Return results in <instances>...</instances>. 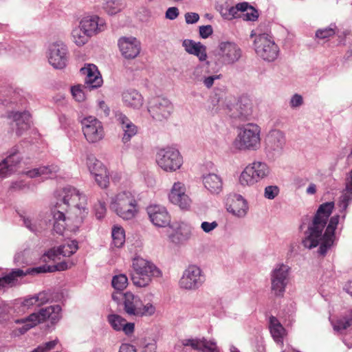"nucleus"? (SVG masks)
<instances>
[{
    "label": "nucleus",
    "instance_id": "nucleus-1",
    "mask_svg": "<svg viewBox=\"0 0 352 352\" xmlns=\"http://www.w3.org/2000/svg\"><path fill=\"white\" fill-rule=\"evenodd\" d=\"M85 196L74 187L64 188L52 209L54 230L58 234L65 230L76 232L88 214Z\"/></svg>",
    "mask_w": 352,
    "mask_h": 352
},
{
    "label": "nucleus",
    "instance_id": "nucleus-2",
    "mask_svg": "<svg viewBox=\"0 0 352 352\" xmlns=\"http://www.w3.org/2000/svg\"><path fill=\"white\" fill-rule=\"evenodd\" d=\"M333 207V202H326L320 206L313 219L312 225L308 228V235L302 240L305 248L312 249L318 245L322 239V233Z\"/></svg>",
    "mask_w": 352,
    "mask_h": 352
},
{
    "label": "nucleus",
    "instance_id": "nucleus-3",
    "mask_svg": "<svg viewBox=\"0 0 352 352\" xmlns=\"http://www.w3.org/2000/svg\"><path fill=\"white\" fill-rule=\"evenodd\" d=\"M133 273L131 275L133 285L138 287H146L150 285L152 279L162 276V272L153 263L141 257L133 259Z\"/></svg>",
    "mask_w": 352,
    "mask_h": 352
},
{
    "label": "nucleus",
    "instance_id": "nucleus-4",
    "mask_svg": "<svg viewBox=\"0 0 352 352\" xmlns=\"http://www.w3.org/2000/svg\"><path fill=\"white\" fill-rule=\"evenodd\" d=\"M60 305L49 306L41 309L38 312L33 313L25 318L17 320L16 323L24 324L21 328L19 329V333L23 334L30 329L46 320L50 321L52 324H56L62 317Z\"/></svg>",
    "mask_w": 352,
    "mask_h": 352
},
{
    "label": "nucleus",
    "instance_id": "nucleus-5",
    "mask_svg": "<svg viewBox=\"0 0 352 352\" xmlns=\"http://www.w3.org/2000/svg\"><path fill=\"white\" fill-rule=\"evenodd\" d=\"M111 209L124 220L133 219L138 212V201L129 191H122L111 199Z\"/></svg>",
    "mask_w": 352,
    "mask_h": 352
},
{
    "label": "nucleus",
    "instance_id": "nucleus-6",
    "mask_svg": "<svg viewBox=\"0 0 352 352\" xmlns=\"http://www.w3.org/2000/svg\"><path fill=\"white\" fill-rule=\"evenodd\" d=\"M260 144V129L254 124H248L241 129L234 141V147L239 150H256Z\"/></svg>",
    "mask_w": 352,
    "mask_h": 352
},
{
    "label": "nucleus",
    "instance_id": "nucleus-7",
    "mask_svg": "<svg viewBox=\"0 0 352 352\" xmlns=\"http://www.w3.org/2000/svg\"><path fill=\"white\" fill-rule=\"evenodd\" d=\"M122 305L125 313L131 316H152L155 312L153 304L148 302L144 305L140 298L131 292L123 293Z\"/></svg>",
    "mask_w": 352,
    "mask_h": 352
},
{
    "label": "nucleus",
    "instance_id": "nucleus-8",
    "mask_svg": "<svg viewBox=\"0 0 352 352\" xmlns=\"http://www.w3.org/2000/svg\"><path fill=\"white\" fill-rule=\"evenodd\" d=\"M254 44L256 53L263 60L273 61L277 58L279 48L268 34H262L256 36Z\"/></svg>",
    "mask_w": 352,
    "mask_h": 352
},
{
    "label": "nucleus",
    "instance_id": "nucleus-9",
    "mask_svg": "<svg viewBox=\"0 0 352 352\" xmlns=\"http://www.w3.org/2000/svg\"><path fill=\"white\" fill-rule=\"evenodd\" d=\"M270 172V168L265 163L254 162L245 167L240 175L239 180L242 185H253L267 177Z\"/></svg>",
    "mask_w": 352,
    "mask_h": 352
},
{
    "label": "nucleus",
    "instance_id": "nucleus-10",
    "mask_svg": "<svg viewBox=\"0 0 352 352\" xmlns=\"http://www.w3.org/2000/svg\"><path fill=\"white\" fill-rule=\"evenodd\" d=\"M156 162L163 170L172 172L182 166L183 159L177 149L168 147L157 152Z\"/></svg>",
    "mask_w": 352,
    "mask_h": 352
},
{
    "label": "nucleus",
    "instance_id": "nucleus-11",
    "mask_svg": "<svg viewBox=\"0 0 352 352\" xmlns=\"http://www.w3.org/2000/svg\"><path fill=\"white\" fill-rule=\"evenodd\" d=\"M173 109V104L166 98L155 97L149 102L148 112L157 121L162 122L168 120Z\"/></svg>",
    "mask_w": 352,
    "mask_h": 352
},
{
    "label": "nucleus",
    "instance_id": "nucleus-12",
    "mask_svg": "<svg viewBox=\"0 0 352 352\" xmlns=\"http://www.w3.org/2000/svg\"><path fill=\"white\" fill-rule=\"evenodd\" d=\"M87 166L97 185L107 188L109 185V173L106 166L93 155L87 157Z\"/></svg>",
    "mask_w": 352,
    "mask_h": 352
},
{
    "label": "nucleus",
    "instance_id": "nucleus-13",
    "mask_svg": "<svg viewBox=\"0 0 352 352\" xmlns=\"http://www.w3.org/2000/svg\"><path fill=\"white\" fill-rule=\"evenodd\" d=\"M81 124L85 138L89 142H98L104 138L103 126L97 118L92 116L85 118Z\"/></svg>",
    "mask_w": 352,
    "mask_h": 352
},
{
    "label": "nucleus",
    "instance_id": "nucleus-14",
    "mask_svg": "<svg viewBox=\"0 0 352 352\" xmlns=\"http://www.w3.org/2000/svg\"><path fill=\"white\" fill-rule=\"evenodd\" d=\"M201 270L196 265H189L184 272L179 280V285L186 289H196L204 282Z\"/></svg>",
    "mask_w": 352,
    "mask_h": 352
},
{
    "label": "nucleus",
    "instance_id": "nucleus-15",
    "mask_svg": "<svg viewBox=\"0 0 352 352\" xmlns=\"http://www.w3.org/2000/svg\"><path fill=\"white\" fill-rule=\"evenodd\" d=\"M48 60L50 65L55 69L64 68L68 61V50L67 46L60 41H56L49 47Z\"/></svg>",
    "mask_w": 352,
    "mask_h": 352
},
{
    "label": "nucleus",
    "instance_id": "nucleus-16",
    "mask_svg": "<svg viewBox=\"0 0 352 352\" xmlns=\"http://www.w3.org/2000/svg\"><path fill=\"white\" fill-rule=\"evenodd\" d=\"M289 267L278 265L271 274V289L276 296H283L288 282Z\"/></svg>",
    "mask_w": 352,
    "mask_h": 352
},
{
    "label": "nucleus",
    "instance_id": "nucleus-17",
    "mask_svg": "<svg viewBox=\"0 0 352 352\" xmlns=\"http://www.w3.org/2000/svg\"><path fill=\"white\" fill-rule=\"evenodd\" d=\"M219 56L221 62L226 65L238 61L242 55L240 47L232 42H221L219 45Z\"/></svg>",
    "mask_w": 352,
    "mask_h": 352
},
{
    "label": "nucleus",
    "instance_id": "nucleus-18",
    "mask_svg": "<svg viewBox=\"0 0 352 352\" xmlns=\"http://www.w3.org/2000/svg\"><path fill=\"white\" fill-rule=\"evenodd\" d=\"M118 45L122 56L129 60L136 58L141 50L140 42L132 36L120 38Z\"/></svg>",
    "mask_w": 352,
    "mask_h": 352
},
{
    "label": "nucleus",
    "instance_id": "nucleus-19",
    "mask_svg": "<svg viewBox=\"0 0 352 352\" xmlns=\"http://www.w3.org/2000/svg\"><path fill=\"white\" fill-rule=\"evenodd\" d=\"M151 222L157 227L164 228L169 226L171 217L167 209L160 205H151L146 208Z\"/></svg>",
    "mask_w": 352,
    "mask_h": 352
},
{
    "label": "nucleus",
    "instance_id": "nucleus-20",
    "mask_svg": "<svg viewBox=\"0 0 352 352\" xmlns=\"http://www.w3.org/2000/svg\"><path fill=\"white\" fill-rule=\"evenodd\" d=\"M168 199L172 204L183 210H187L190 206L191 200L186 193V187L182 182H175L173 184Z\"/></svg>",
    "mask_w": 352,
    "mask_h": 352
},
{
    "label": "nucleus",
    "instance_id": "nucleus-21",
    "mask_svg": "<svg viewBox=\"0 0 352 352\" xmlns=\"http://www.w3.org/2000/svg\"><path fill=\"white\" fill-rule=\"evenodd\" d=\"M339 222V215H335L331 217L329 223L326 228L324 234H322V243L318 249V252L321 255H324L327 250L333 245L335 239V230Z\"/></svg>",
    "mask_w": 352,
    "mask_h": 352
},
{
    "label": "nucleus",
    "instance_id": "nucleus-22",
    "mask_svg": "<svg viewBox=\"0 0 352 352\" xmlns=\"http://www.w3.org/2000/svg\"><path fill=\"white\" fill-rule=\"evenodd\" d=\"M80 27L91 37L104 31L107 25L104 19L94 15L84 17L80 22Z\"/></svg>",
    "mask_w": 352,
    "mask_h": 352
},
{
    "label": "nucleus",
    "instance_id": "nucleus-23",
    "mask_svg": "<svg viewBox=\"0 0 352 352\" xmlns=\"http://www.w3.org/2000/svg\"><path fill=\"white\" fill-rule=\"evenodd\" d=\"M80 72L85 76V89L97 88L102 85V77L95 65L88 64L80 69Z\"/></svg>",
    "mask_w": 352,
    "mask_h": 352
},
{
    "label": "nucleus",
    "instance_id": "nucleus-24",
    "mask_svg": "<svg viewBox=\"0 0 352 352\" xmlns=\"http://www.w3.org/2000/svg\"><path fill=\"white\" fill-rule=\"evenodd\" d=\"M227 210L238 217L244 216L248 210L246 201L239 195H233L228 197L226 201Z\"/></svg>",
    "mask_w": 352,
    "mask_h": 352
},
{
    "label": "nucleus",
    "instance_id": "nucleus-25",
    "mask_svg": "<svg viewBox=\"0 0 352 352\" xmlns=\"http://www.w3.org/2000/svg\"><path fill=\"white\" fill-rule=\"evenodd\" d=\"M285 142L284 133L279 130L270 131L265 139L267 148L272 151H280L283 148Z\"/></svg>",
    "mask_w": 352,
    "mask_h": 352
},
{
    "label": "nucleus",
    "instance_id": "nucleus-26",
    "mask_svg": "<svg viewBox=\"0 0 352 352\" xmlns=\"http://www.w3.org/2000/svg\"><path fill=\"white\" fill-rule=\"evenodd\" d=\"M116 120L124 131L122 142L125 144L137 134L138 127L125 115L121 113L116 114Z\"/></svg>",
    "mask_w": 352,
    "mask_h": 352
},
{
    "label": "nucleus",
    "instance_id": "nucleus-27",
    "mask_svg": "<svg viewBox=\"0 0 352 352\" xmlns=\"http://www.w3.org/2000/svg\"><path fill=\"white\" fill-rule=\"evenodd\" d=\"M233 108L236 109V111H233V109L230 108V116L234 118L245 120L252 114V103L250 100L246 97L241 98Z\"/></svg>",
    "mask_w": 352,
    "mask_h": 352
},
{
    "label": "nucleus",
    "instance_id": "nucleus-28",
    "mask_svg": "<svg viewBox=\"0 0 352 352\" xmlns=\"http://www.w3.org/2000/svg\"><path fill=\"white\" fill-rule=\"evenodd\" d=\"M78 249V242L76 241H71L67 243L60 245L56 250H51L45 254L50 259L55 260L58 255L69 257L74 254Z\"/></svg>",
    "mask_w": 352,
    "mask_h": 352
},
{
    "label": "nucleus",
    "instance_id": "nucleus-29",
    "mask_svg": "<svg viewBox=\"0 0 352 352\" xmlns=\"http://www.w3.org/2000/svg\"><path fill=\"white\" fill-rule=\"evenodd\" d=\"M19 153H14L0 163V179H3L14 170V167L20 162Z\"/></svg>",
    "mask_w": 352,
    "mask_h": 352
},
{
    "label": "nucleus",
    "instance_id": "nucleus-30",
    "mask_svg": "<svg viewBox=\"0 0 352 352\" xmlns=\"http://www.w3.org/2000/svg\"><path fill=\"white\" fill-rule=\"evenodd\" d=\"M182 45L188 53L197 56L200 61L206 60V47L200 42L186 39L183 41Z\"/></svg>",
    "mask_w": 352,
    "mask_h": 352
},
{
    "label": "nucleus",
    "instance_id": "nucleus-31",
    "mask_svg": "<svg viewBox=\"0 0 352 352\" xmlns=\"http://www.w3.org/2000/svg\"><path fill=\"white\" fill-rule=\"evenodd\" d=\"M201 338H190L179 340L174 346L173 352H190V349L201 351Z\"/></svg>",
    "mask_w": 352,
    "mask_h": 352
},
{
    "label": "nucleus",
    "instance_id": "nucleus-32",
    "mask_svg": "<svg viewBox=\"0 0 352 352\" xmlns=\"http://www.w3.org/2000/svg\"><path fill=\"white\" fill-rule=\"evenodd\" d=\"M122 101L127 107L138 109L143 104V97L134 89H129L122 93Z\"/></svg>",
    "mask_w": 352,
    "mask_h": 352
},
{
    "label": "nucleus",
    "instance_id": "nucleus-33",
    "mask_svg": "<svg viewBox=\"0 0 352 352\" xmlns=\"http://www.w3.org/2000/svg\"><path fill=\"white\" fill-rule=\"evenodd\" d=\"M204 186L212 193H219L223 188V183L221 177L214 173L207 175L204 177Z\"/></svg>",
    "mask_w": 352,
    "mask_h": 352
},
{
    "label": "nucleus",
    "instance_id": "nucleus-34",
    "mask_svg": "<svg viewBox=\"0 0 352 352\" xmlns=\"http://www.w3.org/2000/svg\"><path fill=\"white\" fill-rule=\"evenodd\" d=\"M8 118L16 122L19 130H26L30 127L31 116L28 111H12L8 114Z\"/></svg>",
    "mask_w": 352,
    "mask_h": 352
},
{
    "label": "nucleus",
    "instance_id": "nucleus-35",
    "mask_svg": "<svg viewBox=\"0 0 352 352\" xmlns=\"http://www.w3.org/2000/svg\"><path fill=\"white\" fill-rule=\"evenodd\" d=\"M30 273V270L24 271L21 269H14L3 276L2 278L8 287L10 288L16 286L19 284V279L22 278Z\"/></svg>",
    "mask_w": 352,
    "mask_h": 352
},
{
    "label": "nucleus",
    "instance_id": "nucleus-36",
    "mask_svg": "<svg viewBox=\"0 0 352 352\" xmlns=\"http://www.w3.org/2000/svg\"><path fill=\"white\" fill-rule=\"evenodd\" d=\"M270 330L274 340L276 342H283L285 329L278 320L274 316L270 318Z\"/></svg>",
    "mask_w": 352,
    "mask_h": 352
},
{
    "label": "nucleus",
    "instance_id": "nucleus-37",
    "mask_svg": "<svg viewBox=\"0 0 352 352\" xmlns=\"http://www.w3.org/2000/svg\"><path fill=\"white\" fill-rule=\"evenodd\" d=\"M191 236V230L187 226H179L173 234L169 235L170 240L174 243H179Z\"/></svg>",
    "mask_w": 352,
    "mask_h": 352
},
{
    "label": "nucleus",
    "instance_id": "nucleus-38",
    "mask_svg": "<svg viewBox=\"0 0 352 352\" xmlns=\"http://www.w3.org/2000/svg\"><path fill=\"white\" fill-rule=\"evenodd\" d=\"M74 265V263L70 261H64L58 263L56 265L39 267L32 270V271H36L38 273L52 272L55 271H64L71 268Z\"/></svg>",
    "mask_w": 352,
    "mask_h": 352
},
{
    "label": "nucleus",
    "instance_id": "nucleus-39",
    "mask_svg": "<svg viewBox=\"0 0 352 352\" xmlns=\"http://www.w3.org/2000/svg\"><path fill=\"white\" fill-rule=\"evenodd\" d=\"M58 168L56 166H41L39 168H34L25 173L26 175L30 178H34L38 176H45L47 175L56 173Z\"/></svg>",
    "mask_w": 352,
    "mask_h": 352
},
{
    "label": "nucleus",
    "instance_id": "nucleus-40",
    "mask_svg": "<svg viewBox=\"0 0 352 352\" xmlns=\"http://www.w3.org/2000/svg\"><path fill=\"white\" fill-rule=\"evenodd\" d=\"M123 7L121 0H104L102 3L103 9L111 15L120 12Z\"/></svg>",
    "mask_w": 352,
    "mask_h": 352
},
{
    "label": "nucleus",
    "instance_id": "nucleus-41",
    "mask_svg": "<svg viewBox=\"0 0 352 352\" xmlns=\"http://www.w3.org/2000/svg\"><path fill=\"white\" fill-rule=\"evenodd\" d=\"M72 36L73 41L78 46L84 45L85 43L88 42L89 38L91 37L80 26L78 28H75L74 30H73Z\"/></svg>",
    "mask_w": 352,
    "mask_h": 352
},
{
    "label": "nucleus",
    "instance_id": "nucleus-42",
    "mask_svg": "<svg viewBox=\"0 0 352 352\" xmlns=\"http://www.w3.org/2000/svg\"><path fill=\"white\" fill-rule=\"evenodd\" d=\"M352 200V168L349 173V176L346 179V187L342 196V201L344 207H346L349 202Z\"/></svg>",
    "mask_w": 352,
    "mask_h": 352
},
{
    "label": "nucleus",
    "instance_id": "nucleus-43",
    "mask_svg": "<svg viewBox=\"0 0 352 352\" xmlns=\"http://www.w3.org/2000/svg\"><path fill=\"white\" fill-rule=\"evenodd\" d=\"M113 244L116 248L122 246L125 241L124 230L121 227H113L112 230Z\"/></svg>",
    "mask_w": 352,
    "mask_h": 352
},
{
    "label": "nucleus",
    "instance_id": "nucleus-44",
    "mask_svg": "<svg viewBox=\"0 0 352 352\" xmlns=\"http://www.w3.org/2000/svg\"><path fill=\"white\" fill-rule=\"evenodd\" d=\"M111 284L116 290L122 291L128 285V278L124 274L116 275L112 278Z\"/></svg>",
    "mask_w": 352,
    "mask_h": 352
},
{
    "label": "nucleus",
    "instance_id": "nucleus-45",
    "mask_svg": "<svg viewBox=\"0 0 352 352\" xmlns=\"http://www.w3.org/2000/svg\"><path fill=\"white\" fill-rule=\"evenodd\" d=\"M108 322L116 331H121L126 320L118 314H111L108 316Z\"/></svg>",
    "mask_w": 352,
    "mask_h": 352
},
{
    "label": "nucleus",
    "instance_id": "nucleus-46",
    "mask_svg": "<svg viewBox=\"0 0 352 352\" xmlns=\"http://www.w3.org/2000/svg\"><path fill=\"white\" fill-rule=\"evenodd\" d=\"M332 324L335 331H341L352 325V318H342L335 322H332Z\"/></svg>",
    "mask_w": 352,
    "mask_h": 352
},
{
    "label": "nucleus",
    "instance_id": "nucleus-47",
    "mask_svg": "<svg viewBox=\"0 0 352 352\" xmlns=\"http://www.w3.org/2000/svg\"><path fill=\"white\" fill-rule=\"evenodd\" d=\"M201 352H219V349L214 342L201 338Z\"/></svg>",
    "mask_w": 352,
    "mask_h": 352
},
{
    "label": "nucleus",
    "instance_id": "nucleus-48",
    "mask_svg": "<svg viewBox=\"0 0 352 352\" xmlns=\"http://www.w3.org/2000/svg\"><path fill=\"white\" fill-rule=\"evenodd\" d=\"M83 89L85 85H78L71 88V92L74 98L78 102L84 101L85 99V94Z\"/></svg>",
    "mask_w": 352,
    "mask_h": 352
},
{
    "label": "nucleus",
    "instance_id": "nucleus-49",
    "mask_svg": "<svg viewBox=\"0 0 352 352\" xmlns=\"http://www.w3.org/2000/svg\"><path fill=\"white\" fill-rule=\"evenodd\" d=\"M335 34L336 31L333 28H327L318 30L316 32V36L320 39H325L333 36Z\"/></svg>",
    "mask_w": 352,
    "mask_h": 352
},
{
    "label": "nucleus",
    "instance_id": "nucleus-50",
    "mask_svg": "<svg viewBox=\"0 0 352 352\" xmlns=\"http://www.w3.org/2000/svg\"><path fill=\"white\" fill-rule=\"evenodd\" d=\"M58 340L57 339L45 342L43 344L38 346L37 348L34 349L31 352H47L48 351L53 349L58 344Z\"/></svg>",
    "mask_w": 352,
    "mask_h": 352
},
{
    "label": "nucleus",
    "instance_id": "nucleus-51",
    "mask_svg": "<svg viewBox=\"0 0 352 352\" xmlns=\"http://www.w3.org/2000/svg\"><path fill=\"white\" fill-rule=\"evenodd\" d=\"M279 192V189L276 186H269L265 189V197L269 199L275 198Z\"/></svg>",
    "mask_w": 352,
    "mask_h": 352
},
{
    "label": "nucleus",
    "instance_id": "nucleus-52",
    "mask_svg": "<svg viewBox=\"0 0 352 352\" xmlns=\"http://www.w3.org/2000/svg\"><path fill=\"white\" fill-rule=\"evenodd\" d=\"M37 300V306H41L50 301V295L46 292H41L35 295Z\"/></svg>",
    "mask_w": 352,
    "mask_h": 352
},
{
    "label": "nucleus",
    "instance_id": "nucleus-53",
    "mask_svg": "<svg viewBox=\"0 0 352 352\" xmlns=\"http://www.w3.org/2000/svg\"><path fill=\"white\" fill-rule=\"evenodd\" d=\"M243 16L248 21H255L258 18V12L252 7H250Z\"/></svg>",
    "mask_w": 352,
    "mask_h": 352
},
{
    "label": "nucleus",
    "instance_id": "nucleus-54",
    "mask_svg": "<svg viewBox=\"0 0 352 352\" xmlns=\"http://www.w3.org/2000/svg\"><path fill=\"white\" fill-rule=\"evenodd\" d=\"M212 34V28L211 25H202L199 27V34L203 38H208Z\"/></svg>",
    "mask_w": 352,
    "mask_h": 352
},
{
    "label": "nucleus",
    "instance_id": "nucleus-55",
    "mask_svg": "<svg viewBox=\"0 0 352 352\" xmlns=\"http://www.w3.org/2000/svg\"><path fill=\"white\" fill-rule=\"evenodd\" d=\"M179 12L177 8L170 7L166 12V18L174 20L179 16Z\"/></svg>",
    "mask_w": 352,
    "mask_h": 352
},
{
    "label": "nucleus",
    "instance_id": "nucleus-56",
    "mask_svg": "<svg viewBox=\"0 0 352 352\" xmlns=\"http://www.w3.org/2000/svg\"><path fill=\"white\" fill-rule=\"evenodd\" d=\"M217 226H218V223L216 221H212L211 223L207 222V221H204L201 224V229L205 232H207V233L211 232L212 230L215 229Z\"/></svg>",
    "mask_w": 352,
    "mask_h": 352
},
{
    "label": "nucleus",
    "instance_id": "nucleus-57",
    "mask_svg": "<svg viewBox=\"0 0 352 352\" xmlns=\"http://www.w3.org/2000/svg\"><path fill=\"white\" fill-rule=\"evenodd\" d=\"M185 19L187 23L192 24L199 21V16L195 12H187L185 14Z\"/></svg>",
    "mask_w": 352,
    "mask_h": 352
},
{
    "label": "nucleus",
    "instance_id": "nucleus-58",
    "mask_svg": "<svg viewBox=\"0 0 352 352\" xmlns=\"http://www.w3.org/2000/svg\"><path fill=\"white\" fill-rule=\"evenodd\" d=\"M303 102L302 97L299 94H294L290 100V106L293 108L300 107Z\"/></svg>",
    "mask_w": 352,
    "mask_h": 352
},
{
    "label": "nucleus",
    "instance_id": "nucleus-59",
    "mask_svg": "<svg viewBox=\"0 0 352 352\" xmlns=\"http://www.w3.org/2000/svg\"><path fill=\"white\" fill-rule=\"evenodd\" d=\"M221 76V75L219 74L206 77L204 78L203 83L207 88H210L213 85L214 81L219 79Z\"/></svg>",
    "mask_w": 352,
    "mask_h": 352
},
{
    "label": "nucleus",
    "instance_id": "nucleus-60",
    "mask_svg": "<svg viewBox=\"0 0 352 352\" xmlns=\"http://www.w3.org/2000/svg\"><path fill=\"white\" fill-rule=\"evenodd\" d=\"M228 13H223V14L228 19H232L233 18L240 17L241 15L239 14L237 8L235 7H231L228 10Z\"/></svg>",
    "mask_w": 352,
    "mask_h": 352
},
{
    "label": "nucleus",
    "instance_id": "nucleus-61",
    "mask_svg": "<svg viewBox=\"0 0 352 352\" xmlns=\"http://www.w3.org/2000/svg\"><path fill=\"white\" fill-rule=\"evenodd\" d=\"M135 329V324L133 322H124V324L121 329V331H123L125 334L130 335L133 333Z\"/></svg>",
    "mask_w": 352,
    "mask_h": 352
},
{
    "label": "nucleus",
    "instance_id": "nucleus-62",
    "mask_svg": "<svg viewBox=\"0 0 352 352\" xmlns=\"http://www.w3.org/2000/svg\"><path fill=\"white\" fill-rule=\"evenodd\" d=\"M37 303L38 302H37V300H36V296H33L32 297L25 298L23 300V305L25 307H30L33 306L34 305H37Z\"/></svg>",
    "mask_w": 352,
    "mask_h": 352
},
{
    "label": "nucleus",
    "instance_id": "nucleus-63",
    "mask_svg": "<svg viewBox=\"0 0 352 352\" xmlns=\"http://www.w3.org/2000/svg\"><path fill=\"white\" fill-rule=\"evenodd\" d=\"M119 352H136V349L131 344H122L120 347Z\"/></svg>",
    "mask_w": 352,
    "mask_h": 352
},
{
    "label": "nucleus",
    "instance_id": "nucleus-64",
    "mask_svg": "<svg viewBox=\"0 0 352 352\" xmlns=\"http://www.w3.org/2000/svg\"><path fill=\"white\" fill-rule=\"evenodd\" d=\"M157 346L155 343H148L145 346L144 352H155Z\"/></svg>",
    "mask_w": 352,
    "mask_h": 352
}]
</instances>
